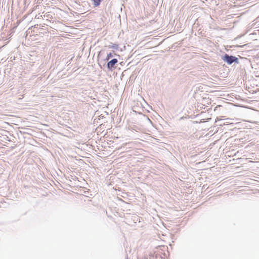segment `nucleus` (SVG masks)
I'll return each instance as SVG.
<instances>
[{
  "label": "nucleus",
  "mask_w": 259,
  "mask_h": 259,
  "mask_svg": "<svg viewBox=\"0 0 259 259\" xmlns=\"http://www.w3.org/2000/svg\"><path fill=\"white\" fill-rule=\"evenodd\" d=\"M104 0H92L93 5L94 7H98L101 5L102 2Z\"/></svg>",
  "instance_id": "4"
},
{
  "label": "nucleus",
  "mask_w": 259,
  "mask_h": 259,
  "mask_svg": "<svg viewBox=\"0 0 259 259\" xmlns=\"http://www.w3.org/2000/svg\"><path fill=\"white\" fill-rule=\"evenodd\" d=\"M222 59L228 65H231L233 63L239 64V59L236 56L230 55L228 54H225L222 56Z\"/></svg>",
  "instance_id": "1"
},
{
  "label": "nucleus",
  "mask_w": 259,
  "mask_h": 259,
  "mask_svg": "<svg viewBox=\"0 0 259 259\" xmlns=\"http://www.w3.org/2000/svg\"><path fill=\"white\" fill-rule=\"evenodd\" d=\"M108 47L109 49H114L115 50H118L119 49L118 45H117L116 44H113V43H111V44L109 45L108 46Z\"/></svg>",
  "instance_id": "5"
},
{
  "label": "nucleus",
  "mask_w": 259,
  "mask_h": 259,
  "mask_svg": "<svg viewBox=\"0 0 259 259\" xmlns=\"http://www.w3.org/2000/svg\"><path fill=\"white\" fill-rule=\"evenodd\" d=\"M107 61V64H104L103 66H106L108 70L112 71L116 68V65L118 62L117 58H113Z\"/></svg>",
  "instance_id": "2"
},
{
  "label": "nucleus",
  "mask_w": 259,
  "mask_h": 259,
  "mask_svg": "<svg viewBox=\"0 0 259 259\" xmlns=\"http://www.w3.org/2000/svg\"><path fill=\"white\" fill-rule=\"evenodd\" d=\"M116 56L118 58L120 57V56L115 53L114 50H113L112 52H110L107 54V56L104 59V61H108L111 58H112L113 57Z\"/></svg>",
  "instance_id": "3"
},
{
  "label": "nucleus",
  "mask_w": 259,
  "mask_h": 259,
  "mask_svg": "<svg viewBox=\"0 0 259 259\" xmlns=\"http://www.w3.org/2000/svg\"><path fill=\"white\" fill-rule=\"evenodd\" d=\"M126 259H128V258L127 257Z\"/></svg>",
  "instance_id": "6"
}]
</instances>
